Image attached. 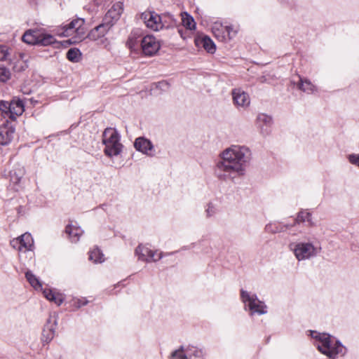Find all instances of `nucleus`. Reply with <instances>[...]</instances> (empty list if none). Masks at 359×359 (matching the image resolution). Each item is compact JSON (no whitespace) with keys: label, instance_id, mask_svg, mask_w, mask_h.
Masks as SVG:
<instances>
[{"label":"nucleus","instance_id":"22","mask_svg":"<svg viewBox=\"0 0 359 359\" xmlns=\"http://www.w3.org/2000/svg\"><path fill=\"white\" fill-rule=\"evenodd\" d=\"M24 111V104L22 101L11 102V110L9 111V118L15 120L17 116L21 115Z\"/></svg>","mask_w":359,"mask_h":359},{"label":"nucleus","instance_id":"41","mask_svg":"<svg viewBox=\"0 0 359 359\" xmlns=\"http://www.w3.org/2000/svg\"><path fill=\"white\" fill-rule=\"evenodd\" d=\"M205 211L208 217H211L215 213V208L210 203L208 204Z\"/></svg>","mask_w":359,"mask_h":359},{"label":"nucleus","instance_id":"9","mask_svg":"<svg viewBox=\"0 0 359 359\" xmlns=\"http://www.w3.org/2000/svg\"><path fill=\"white\" fill-rule=\"evenodd\" d=\"M156 250H152L142 244H140L135 250V255L138 259L145 262H156L163 257V253L160 252L158 257L156 258Z\"/></svg>","mask_w":359,"mask_h":359},{"label":"nucleus","instance_id":"32","mask_svg":"<svg viewBox=\"0 0 359 359\" xmlns=\"http://www.w3.org/2000/svg\"><path fill=\"white\" fill-rule=\"evenodd\" d=\"M182 21L183 25L189 29H194L196 27V23L194 22V18L189 15L187 13H184L182 14Z\"/></svg>","mask_w":359,"mask_h":359},{"label":"nucleus","instance_id":"7","mask_svg":"<svg viewBox=\"0 0 359 359\" xmlns=\"http://www.w3.org/2000/svg\"><path fill=\"white\" fill-rule=\"evenodd\" d=\"M25 174V168L20 163L14 164L8 170L6 177L10 181V187L14 191H18L22 187Z\"/></svg>","mask_w":359,"mask_h":359},{"label":"nucleus","instance_id":"24","mask_svg":"<svg viewBox=\"0 0 359 359\" xmlns=\"http://www.w3.org/2000/svg\"><path fill=\"white\" fill-rule=\"evenodd\" d=\"M291 226H290L288 224H283L282 223L280 222H274L266 225L265 230L268 233H278L285 231Z\"/></svg>","mask_w":359,"mask_h":359},{"label":"nucleus","instance_id":"5","mask_svg":"<svg viewBox=\"0 0 359 359\" xmlns=\"http://www.w3.org/2000/svg\"><path fill=\"white\" fill-rule=\"evenodd\" d=\"M241 297L245 304V308H248L250 315L255 313L263 315L267 313L266 306L264 302L260 301L257 294H251L244 290H241Z\"/></svg>","mask_w":359,"mask_h":359},{"label":"nucleus","instance_id":"36","mask_svg":"<svg viewBox=\"0 0 359 359\" xmlns=\"http://www.w3.org/2000/svg\"><path fill=\"white\" fill-rule=\"evenodd\" d=\"M11 110V102L6 101L0 102V111L2 114H5L9 116V111Z\"/></svg>","mask_w":359,"mask_h":359},{"label":"nucleus","instance_id":"11","mask_svg":"<svg viewBox=\"0 0 359 359\" xmlns=\"http://www.w3.org/2000/svg\"><path fill=\"white\" fill-rule=\"evenodd\" d=\"M57 326V318L55 314L50 315L43 329L41 341L43 343L48 344L54 338Z\"/></svg>","mask_w":359,"mask_h":359},{"label":"nucleus","instance_id":"15","mask_svg":"<svg viewBox=\"0 0 359 359\" xmlns=\"http://www.w3.org/2000/svg\"><path fill=\"white\" fill-rule=\"evenodd\" d=\"M109 24L106 22H102L93 29L88 34V38L90 40L96 41L99 38L104 36L107 32L111 29Z\"/></svg>","mask_w":359,"mask_h":359},{"label":"nucleus","instance_id":"3","mask_svg":"<svg viewBox=\"0 0 359 359\" xmlns=\"http://www.w3.org/2000/svg\"><path fill=\"white\" fill-rule=\"evenodd\" d=\"M102 142L105 146L104 152L106 156L111 157L118 156L122 151L123 145L120 142L118 133L112 128H107L102 134Z\"/></svg>","mask_w":359,"mask_h":359},{"label":"nucleus","instance_id":"20","mask_svg":"<svg viewBox=\"0 0 359 359\" xmlns=\"http://www.w3.org/2000/svg\"><path fill=\"white\" fill-rule=\"evenodd\" d=\"M65 233L69 236L71 242L76 243L83 234V231L79 226L69 224L65 228Z\"/></svg>","mask_w":359,"mask_h":359},{"label":"nucleus","instance_id":"8","mask_svg":"<svg viewBox=\"0 0 359 359\" xmlns=\"http://www.w3.org/2000/svg\"><path fill=\"white\" fill-rule=\"evenodd\" d=\"M203 351L194 346H189L186 348L181 346L171 354L170 359H203Z\"/></svg>","mask_w":359,"mask_h":359},{"label":"nucleus","instance_id":"30","mask_svg":"<svg viewBox=\"0 0 359 359\" xmlns=\"http://www.w3.org/2000/svg\"><path fill=\"white\" fill-rule=\"evenodd\" d=\"M104 255L98 248H95L89 252V259L95 263H102L104 262Z\"/></svg>","mask_w":359,"mask_h":359},{"label":"nucleus","instance_id":"34","mask_svg":"<svg viewBox=\"0 0 359 359\" xmlns=\"http://www.w3.org/2000/svg\"><path fill=\"white\" fill-rule=\"evenodd\" d=\"M305 221L309 222L310 225H313L311 222V214L307 211H300L297 215L295 222L296 223H300L304 222Z\"/></svg>","mask_w":359,"mask_h":359},{"label":"nucleus","instance_id":"42","mask_svg":"<svg viewBox=\"0 0 359 359\" xmlns=\"http://www.w3.org/2000/svg\"><path fill=\"white\" fill-rule=\"evenodd\" d=\"M11 245L14 248H17L19 251H21V250H20L21 245H20V241H19L18 238H17L13 239V241H11Z\"/></svg>","mask_w":359,"mask_h":359},{"label":"nucleus","instance_id":"19","mask_svg":"<svg viewBox=\"0 0 359 359\" xmlns=\"http://www.w3.org/2000/svg\"><path fill=\"white\" fill-rule=\"evenodd\" d=\"M84 20L83 19L79 18L72 20L69 24L64 26L65 32L67 34H72V32H75L77 34H83L84 27H83Z\"/></svg>","mask_w":359,"mask_h":359},{"label":"nucleus","instance_id":"29","mask_svg":"<svg viewBox=\"0 0 359 359\" xmlns=\"http://www.w3.org/2000/svg\"><path fill=\"white\" fill-rule=\"evenodd\" d=\"M231 30V27L228 26L223 27L222 25L219 23H215L212 27V32L216 37L221 36V34H223L224 32H227V34L230 35ZM222 37H223V36H222Z\"/></svg>","mask_w":359,"mask_h":359},{"label":"nucleus","instance_id":"21","mask_svg":"<svg viewBox=\"0 0 359 359\" xmlns=\"http://www.w3.org/2000/svg\"><path fill=\"white\" fill-rule=\"evenodd\" d=\"M297 87L300 90L311 94L316 91V87L307 79H302L299 76V80L297 83Z\"/></svg>","mask_w":359,"mask_h":359},{"label":"nucleus","instance_id":"40","mask_svg":"<svg viewBox=\"0 0 359 359\" xmlns=\"http://www.w3.org/2000/svg\"><path fill=\"white\" fill-rule=\"evenodd\" d=\"M88 303V301L86 300L85 298L83 299H79L75 302V305L77 308H80L83 306L86 305Z\"/></svg>","mask_w":359,"mask_h":359},{"label":"nucleus","instance_id":"33","mask_svg":"<svg viewBox=\"0 0 359 359\" xmlns=\"http://www.w3.org/2000/svg\"><path fill=\"white\" fill-rule=\"evenodd\" d=\"M81 55V53L78 48H72L67 51V58L72 62H77L79 61Z\"/></svg>","mask_w":359,"mask_h":359},{"label":"nucleus","instance_id":"16","mask_svg":"<svg viewBox=\"0 0 359 359\" xmlns=\"http://www.w3.org/2000/svg\"><path fill=\"white\" fill-rule=\"evenodd\" d=\"M233 100L237 107H246L250 104L249 95L241 89H234L232 91Z\"/></svg>","mask_w":359,"mask_h":359},{"label":"nucleus","instance_id":"2","mask_svg":"<svg viewBox=\"0 0 359 359\" xmlns=\"http://www.w3.org/2000/svg\"><path fill=\"white\" fill-rule=\"evenodd\" d=\"M311 337L317 341L316 346L318 350L330 359H336L346 353V348L341 341L327 333L313 331Z\"/></svg>","mask_w":359,"mask_h":359},{"label":"nucleus","instance_id":"39","mask_svg":"<svg viewBox=\"0 0 359 359\" xmlns=\"http://www.w3.org/2000/svg\"><path fill=\"white\" fill-rule=\"evenodd\" d=\"M349 162L359 168V154H350L348 156Z\"/></svg>","mask_w":359,"mask_h":359},{"label":"nucleus","instance_id":"13","mask_svg":"<svg viewBox=\"0 0 359 359\" xmlns=\"http://www.w3.org/2000/svg\"><path fill=\"white\" fill-rule=\"evenodd\" d=\"M123 10V4L121 2L116 3L104 15L103 18L104 22H106L112 27L115 22L119 19Z\"/></svg>","mask_w":359,"mask_h":359},{"label":"nucleus","instance_id":"25","mask_svg":"<svg viewBox=\"0 0 359 359\" xmlns=\"http://www.w3.org/2000/svg\"><path fill=\"white\" fill-rule=\"evenodd\" d=\"M39 31L28 30L22 36V41L28 44L38 45Z\"/></svg>","mask_w":359,"mask_h":359},{"label":"nucleus","instance_id":"14","mask_svg":"<svg viewBox=\"0 0 359 359\" xmlns=\"http://www.w3.org/2000/svg\"><path fill=\"white\" fill-rule=\"evenodd\" d=\"M273 125V118L266 114H259L257 117V126L260 132L264 135H268Z\"/></svg>","mask_w":359,"mask_h":359},{"label":"nucleus","instance_id":"26","mask_svg":"<svg viewBox=\"0 0 359 359\" xmlns=\"http://www.w3.org/2000/svg\"><path fill=\"white\" fill-rule=\"evenodd\" d=\"M44 297L49 301L53 302L57 306H60L63 302V297L61 294H55L50 289H44L43 290Z\"/></svg>","mask_w":359,"mask_h":359},{"label":"nucleus","instance_id":"35","mask_svg":"<svg viewBox=\"0 0 359 359\" xmlns=\"http://www.w3.org/2000/svg\"><path fill=\"white\" fill-rule=\"evenodd\" d=\"M11 76L10 70L4 66H0V82L6 83L11 79Z\"/></svg>","mask_w":359,"mask_h":359},{"label":"nucleus","instance_id":"27","mask_svg":"<svg viewBox=\"0 0 359 359\" xmlns=\"http://www.w3.org/2000/svg\"><path fill=\"white\" fill-rule=\"evenodd\" d=\"M161 22H162V29H170L174 27L176 24L177 21L175 19L174 16L171 15L170 13H164L161 15Z\"/></svg>","mask_w":359,"mask_h":359},{"label":"nucleus","instance_id":"1","mask_svg":"<svg viewBox=\"0 0 359 359\" xmlns=\"http://www.w3.org/2000/svg\"><path fill=\"white\" fill-rule=\"evenodd\" d=\"M251 156L250 150L245 146L232 145L219 154L214 170L219 180H233L243 175Z\"/></svg>","mask_w":359,"mask_h":359},{"label":"nucleus","instance_id":"38","mask_svg":"<svg viewBox=\"0 0 359 359\" xmlns=\"http://www.w3.org/2000/svg\"><path fill=\"white\" fill-rule=\"evenodd\" d=\"M157 89L161 91H166L169 89L170 85L165 81H161L154 84Z\"/></svg>","mask_w":359,"mask_h":359},{"label":"nucleus","instance_id":"12","mask_svg":"<svg viewBox=\"0 0 359 359\" xmlns=\"http://www.w3.org/2000/svg\"><path fill=\"white\" fill-rule=\"evenodd\" d=\"M135 149L142 154L152 157L155 155L154 146L153 143L144 137H139L134 142Z\"/></svg>","mask_w":359,"mask_h":359},{"label":"nucleus","instance_id":"28","mask_svg":"<svg viewBox=\"0 0 359 359\" xmlns=\"http://www.w3.org/2000/svg\"><path fill=\"white\" fill-rule=\"evenodd\" d=\"M39 43L38 45L49 46L55 43V37L49 34H44L39 32Z\"/></svg>","mask_w":359,"mask_h":359},{"label":"nucleus","instance_id":"17","mask_svg":"<svg viewBox=\"0 0 359 359\" xmlns=\"http://www.w3.org/2000/svg\"><path fill=\"white\" fill-rule=\"evenodd\" d=\"M15 129L8 124H4L0 127V144L7 145L13 138Z\"/></svg>","mask_w":359,"mask_h":359},{"label":"nucleus","instance_id":"37","mask_svg":"<svg viewBox=\"0 0 359 359\" xmlns=\"http://www.w3.org/2000/svg\"><path fill=\"white\" fill-rule=\"evenodd\" d=\"M8 54V46L0 44V61L6 60Z\"/></svg>","mask_w":359,"mask_h":359},{"label":"nucleus","instance_id":"23","mask_svg":"<svg viewBox=\"0 0 359 359\" xmlns=\"http://www.w3.org/2000/svg\"><path fill=\"white\" fill-rule=\"evenodd\" d=\"M21 248L20 250H32L34 245V241L32 235L29 233H25L21 236L18 237Z\"/></svg>","mask_w":359,"mask_h":359},{"label":"nucleus","instance_id":"4","mask_svg":"<svg viewBox=\"0 0 359 359\" xmlns=\"http://www.w3.org/2000/svg\"><path fill=\"white\" fill-rule=\"evenodd\" d=\"M290 248L298 261L310 259L318 255L320 248H317L311 243L298 242L290 244Z\"/></svg>","mask_w":359,"mask_h":359},{"label":"nucleus","instance_id":"6","mask_svg":"<svg viewBox=\"0 0 359 359\" xmlns=\"http://www.w3.org/2000/svg\"><path fill=\"white\" fill-rule=\"evenodd\" d=\"M139 42H140L142 52L146 55L151 56L154 55L160 48V44L158 41H156L155 37L151 35H147L143 37L139 41H137L133 36H130L128 41V44L130 48H134Z\"/></svg>","mask_w":359,"mask_h":359},{"label":"nucleus","instance_id":"10","mask_svg":"<svg viewBox=\"0 0 359 359\" xmlns=\"http://www.w3.org/2000/svg\"><path fill=\"white\" fill-rule=\"evenodd\" d=\"M141 19L146 26L154 30L158 31L162 29L161 17L154 11H146L141 14Z\"/></svg>","mask_w":359,"mask_h":359},{"label":"nucleus","instance_id":"31","mask_svg":"<svg viewBox=\"0 0 359 359\" xmlns=\"http://www.w3.org/2000/svg\"><path fill=\"white\" fill-rule=\"evenodd\" d=\"M25 277L30 285L36 290L41 289L42 285L39 279L32 273V271H27L25 273Z\"/></svg>","mask_w":359,"mask_h":359},{"label":"nucleus","instance_id":"18","mask_svg":"<svg viewBox=\"0 0 359 359\" xmlns=\"http://www.w3.org/2000/svg\"><path fill=\"white\" fill-rule=\"evenodd\" d=\"M194 42L198 48L203 47L209 53H213L216 50L215 44L212 39L206 35L196 37Z\"/></svg>","mask_w":359,"mask_h":359}]
</instances>
